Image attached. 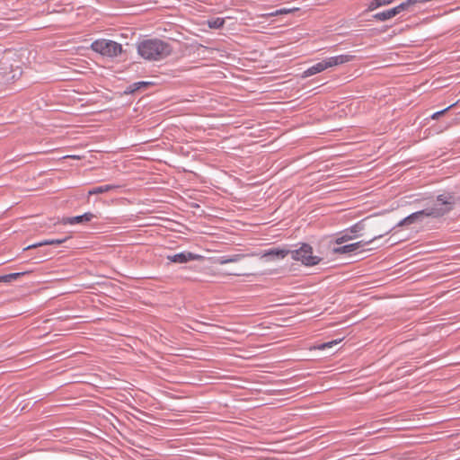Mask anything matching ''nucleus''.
<instances>
[{"instance_id":"f257e3e1","label":"nucleus","mask_w":460,"mask_h":460,"mask_svg":"<svg viewBox=\"0 0 460 460\" xmlns=\"http://www.w3.org/2000/svg\"><path fill=\"white\" fill-rule=\"evenodd\" d=\"M459 199L454 192H444L437 196V202L430 207L413 212L402 219L396 226L421 223L426 217H440L450 212Z\"/></svg>"},{"instance_id":"f03ea898","label":"nucleus","mask_w":460,"mask_h":460,"mask_svg":"<svg viewBox=\"0 0 460 460\" xmlns=\"http://www.w3.org/2000/svg\"><path fill=\"white\" fill-rule=\"evenodd\" d=\"M138 55L148 61H159L166 58L172 52V46L160 39H145L137 42Z\"/></svg>"},{"instance_id":"7ed1b4c3","label":"nucleus","mask_w":460,"mask_h":460,"mask_svg":"<svg viewBox=\"0 0 460 460\" xmlns=\"http://www.w3.org/2000/svg\"><path fill=\"white\" fill-rule=\"evenodd\" d=\"M354 59V56L349 54H341L334 57L326 58L323 60L311 66L304 71L303 76L309 77L324 71L327 68L333 67L350 62Z\"/></svg>"},{"instance_id":"20e7f679","label":"nucleus","mask_w":460,"mask_h":460,"mask_svg":"<svg viewBox=\"0 0 460 460\" xmlns=\"http://www.w3.org/2000/svg\"><path fill=\"white\" fill-rule=\"evenodd\" d=\"M91 49L96 52L101 54L102 56L115 58L118 57L122 52L121 44L105 39H100L94 40L91 44Z\"/></svg>"},{"instance_id":"39448f33","label":"nucleus","mask_w":460,"mask_h":460,"mask_svg":"<svg viewBox=\"0 0 460 460\" xmlns=\"http://www.w3.org/2000/svg\"><path fill=\"white\" fill-rule=\"evenodd\" d=\"M422 3H427V0H406L405 2H402L391 9L375 13L373 17L376 21L385 22L401 13L402 12H411L412 11V7L414 5Z\"/></svg>"},{"instance_id":"423d86ee","label":"nucleus","mask_w":460,"mask_h":460,"mask_svg":"<svg viewBox=\"0 0 460 460\" xmlns=\"http://www.w3.org/2000/svg\"><path fill=\"white\" fill-rule=\"evenodd\" d=\"M294 261H301L305 266H314L321 261L319 256L313 255V248L308 243H302L298 249L290 250Z\"/></svg>"},{"instance_id":"0eeeda50","label":"nucleus","mask_w":460,"mask_h":460,"mask_svg":"<svg viewBox=\"0 0 460 460\" xmlns=\"http://www.w3.org/2000/svg\"><path fill=\"white\" fill-rule=\"evenodd\" d=\"M364 219L357 222L349 228L342 231L335 240L337 244H341L348 241L353 240L361 236V232L365 229Z\"/></svg>"},{"instance_id":"6e6552de","label":"nucleus","mask_w":460,"mask_h":460,"mask_svg":"<svg viewBox=\"0 0 460 460\" xmlns=\"http://www.w3.org/2000/svg\"><path fill=\"white\" fill-rule=\"evenodd\" d=\"M382 236H383V234H379V235L374 236L373 238H371L367 241L361 240V241H358L356 243L345 244V245L339 246V247H334L332 252H333V253H336V254H345V253L356 252L359 249L363 248L364 246H366L367 244H370L375 240H377V239L381 238Z\"/></svg>"},{"instance_id":"1a4fd4ad","label":"nucleus","mask_w":460,"mask_h":460,"mask_svg":"<svg viewBox=\"0 0 460 460\" xmlns=\"http://www.w3.org/2000/svg\"><path fill=\"white\" fill-rule=\"evenodd\" d=\"M290 250L285 247H273L261 253H252L251 256H260L261 258H265L267 261H278L286 258Z\"/></svg>"},{"instance_id":"9d476101","label":"nucleus","mask_w":460,"mask_h":460,"mask_svg":"<svg viewBox=\"0 0 460 460\" xmlns=\"http://www.w3.org/2000/svg\"><path fill=\"white\" fill-rule=\"evenodd\" d=\"M202 258L201 255L196 254L188 251H183L179 253L170 254L166 256V259L170 262L183 264L191 261H199Z\"/></svg>"},{"instance_id":"9b49d317","label":"nucleus","mask_w":460,"mask_h":460,"mask_svg":"<svg viewBox=\"0 0 460 460\" xmlns=\"http://www.w3.org/2000/svg\"><path fill=\"white\" fill-rule=\"evenodd\" d=\"M94 217V215L91 212H86L80 216L66 217L63 220L64 224L68 225H75V224H82L84 222L91 221Z\"/></svg>"},{"instance_id":"f8f14e48","label":"nucleus","mask_w":460,"mask_h":460,"mask_svg":"<svg viewBox=\"0 0 460 460\" xmlns=\"http://www.w3.org/2000/svg\"><path fill=\"white\" fill-rule=\"evenodd\" d=\"M247 255L244 253H236L232 255H224L217 258L216 262L218 264H227V263H233L237 262L246 257Z\"/></svg>"},{"instance_id":"ddd939ff","label":"nucleus","mask_w":460,"mask_h":460,"mask_svg":"<svg viewBox=\"0 0 460 460\" xmlns=\"http://www.w3.org/2000/svg\"><path fill=\"white\" fill-rule=\"evenodd\" d=\"M120 186L117 184H105L94 187L88 191V195H96V194H102L108 191H112L119 189Z\"/></svg>"},{"instance_id":"4468645a","label":"nucleus","mask_w":460,"mask_h":460,"mask_svg":"<svg viewBox=\"0 0 460 460\" xmlns=\"http://www.w3.org/2000/svg\"><path fill=\"white\" fill-rule=\"evenodd\" d=\"M394 1V0H371L367 5V10L374 11L380 6L389 4L393 3Z\"/></svg>"},{"instance_id":"2eb2a0df","label":"nucleus","mask_w":460,"mask_h":460,"mask_svg":"<svg viewBox=\"0 0 460 460\" xmlns=\"http://www.w3.org/2000/svg\"><path fill=\"white\" fill-rule=\"evenodd\" d=\"M25 272H14L0 276V282H13L18 279L21 276L24 275Z\"/></svg>"},{"instance_id":"dca6fc26","label":"nucleus","mask_w":460,"mask_h":460,"mask_svg":"<svg viewBox=\"0 0 460 460\" xmlns=\"http://www.w3.org/2000/svg\"><path fill=\"white\" fill-rule=\"evenodd\" d=\"M207 23L210 29H220L225 24V19L221 17H217L208 20Z\"/></svg>"},{"instance_id":"f3484780","label":"nucleus","mask_w":460,"mask_h":460,"mask_svg":"<svg viewBox=\"0 0 460 460\" xmlns=\"http://www.w3.org/2000/svg\"><path fill=\"white\" fill-rule=\"evenodd\" d=\"M456 105V102L447 106V108L441 110V111H436L434 112L431 116H430V119H438L441 115L445 114L447 111H448L450 109H452L453 107H455Z\"/></svg>"},{"instance_id":"a211bd4d","label":"nucleus","mask_w":460,"mask_h":460,"mask_svg":"<svg viewBox=\"0 0 460 460\" xmlns=\"http://www.w3.org/2000/svg\"><path fill=\"white\" fill-rule=\"evenodd\" d=\"M291 12H292L291 9L280 8V9H278V10L269 13L268 15L269 16H278V15L287 14V13H289Z\"/></svg>"},{"instance_id":"6ab92c4d","label":"nucleus","mask_w":460,"mask_h":460,"mask_svg":"<svg viewBox=\"0 0 460 460\" xmlns=\"http://www.w3.org/2000/svg\"><path fill=\"white\" fill-rule=\"evenodd\" d=\"M42 245H51V240L50 239L43 240L40 243H36L27 246L25 249L26 250L32 249V248H36V247L42 246Z\"/></svg>"},{"instance_id":"aec40b11","label":"nucleus","mask_w":460,"mask_h":460,"mask_svg":"<svg viewBox=\"0 0 460 460\" xmlns=\"http://www.w3.org/2000/svg\"><path fill=\"white\" fill-rule=\"evenodd\" d=\"M66 238H63V239H50L51 240V244H56V245H58V244H61L63 243L65 241H66Z\"/></svg>"},{"instance_id":"412c9836","label":"nucleus","mask_w":460,"mask_h":460,"mask_svg":"<svg viewBox=\"0 0 460 460\" xmlns=\"http://www.w3.org/2000/svg\"><path fill=\"white\" fill-rule=\"evenodd\" d=\"M234 276H249V274L246 273H234Z\"/></svg>"},{"instance_id":"4be33fe9","label":"nucleus","mask_w":460,"mask_h":460,"mask_svg":"<svg viewBox=\"0 0 460 460\" xmlns=\"http://www.w3.org/2000/svg\"><path fill=\"white\" fill-rule=\"evenodd\" d=\"M332 343H333V342L324 343V344L323 345V348H324V347H331Z\"/></svg>"}]
</instances>
